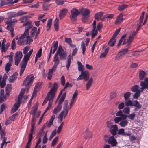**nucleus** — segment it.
I'll use <instances>...</instances> for the list:
<instances>
[{"label": "nucleus", "instance_id": "30", "mask_svg": "<svg viewBox=\"0 0 148 148\" xmlns=\"http://www.w3.org/2000/svg\"><path fill=\"white\" fill-rule=\"evenodd\" d=\"M84 137L85 138H90L92 136V132H89L88 129H87L84 133Z\"/></svg>", "mask_w": 148, "mask_h": 148}, {"label": "nucleus", "instance_id": "13", "mask_svg": "<svg viewBox=\"0 0 148 148\" xmlns=\"http://www.w3.org/2000/svg\"><path fill=\"white\" fill-rule=\"evenodd\" d=\"M56 93L53 92L50 90L48 92L46 97L49 101H52L53 100L55 95Z\"/></svg>", "mask_w": 148, "mask_h": 148}, {"label": "nucleus", "instance_id": "38", "mask_svg": "<svg viewBox=\"0 0 148 148\" xmlns=\"http://www.w3.org/2000/svg\"><path fill=\"white\" fill-rule=\"evenodd\" d=\"M103 12H101L96 13L95 16V19L97 21H99L103 15Z\"/></svg>", "mask_w": 148, "mask_h": 148}, {"label": "nucleus", "instance_id": "45", "mask_svg": "<svg viewBox=\"0 0 148 148\" xmlns=\"http://www.w3.org/2000/svg\"><path fill=\"white\" fill-rule=\"evenodd\" d=\"M12 85L11 84H8L6 88V92L7 95H8L12 89Z\"/></svg>", "mask_w": 148, "mask_h": 148}, {"label": "nucleus", "instance_id": "20", "mask_svg": "<svg viewBox=\"0 0 148 148\" xmlns=\"http://www.w3.org/2000/svg\"><path fill=\"white\" fill-rule=\"evenodd\" d=\"M147 74L143 71H140L139 72V78L141 80H143L146 78H145L147 76ZM145 82V81H144Z\"/></svg>", "mask_w": 148, "mask_h": 148}, {"label": "nucleus", "instance_id": "42", "mask_svg": "<svg viewBox=\"0 0 148 148\" xmlns=\"http://www.w3.org/2000/svg\"><path fill=\"white\" fill-rule=\"evenodd\" d=\"M77 64L78 66V69L79 71L82 72L84 70V66L79 61H77Z\"/></svg>", "mask_w": 148, "mask_h": 148}, {"label": "nucleus", "instance_id": "5", "mask_svg": "<svg viewBox=\"0 0 148 148\" xmlns=\"http://www.w3.org/2000/svg\"><path fill=\"white\" fill-rule=\"evenodd\" d=\"M71 15L70 18L72 21H76L77 20V17L79 14L78 10L76 8H73L71 10Z\"/></svg>", "mask_w": 148, "mask_h": 148}, {"label": "nucleus", "instance_id": "57", "mask_svg": "<svg viewBox=\"0 0 148 148\" xmlns=\"http://www.w3.org/2000/svg\"><path fill=\"white\" fill-rule=\"evenodd\" d=\"M37 110V106H35L32 108V111L30 112L31 114H32L33 115H35L36 112Z\"/></svg>", "mask_w": 148, "mask_h": 148}, {"label": "nucleus", "instance_id": "36", "mask_svg": "<svg viewBox=\"0 0 148 148\" xmlns=\"http://www.w3.org/2000/svg\"><path fill=\"white\" fill-rule=\"evenodd\" d=\"M81 12L82 14V16H89L90 13V11L88 9H83Z\"/></svg>", "mask_w": 148, "mask_h": 148}, {"label": "nucleus", "instance_id": "8", "mask_svg": "<svg viewBox=\"0 0 148 148\" xmlns=\"http://www.w3.org/2000/svg\"><path fill=\"white\" fill-rule=\"evenodd\" d=\"M137 32L135 31L133 32L130 34L129 37L127 38L126 40H124V42L123 43V45L127 44L129 45H130L132 42L134 37L137 34Z\"/></svg>", "mask_w": 148, "mask_h": 148}, {"label": "nucleus", "instance_id": "41", "mask_svg": "<svg viewBox=\"0 0 148 148\" xmlns=\"http://www.w3.org/2000/svg\"><path fill=\"white\" fill-rule=\"evenodd\" d=\"M116 40L115 39V38H113L112 37V38L109 41L108 44L111 47L113 46L116 42Z\"/></svg>", "mask_w": 148, "mask_h": 148}, {"label": "nucleus", "instance_id": "28", "mask_svg": "<svg viewBox=\"0 0 148 148\" xmlns=\"http://www.w3.org/2000/svg\"><path fill=\"white\" fill-rule=\"evenodd\" d=\"M41 85V83L40 82L38 83L35 86L33 92V96L34 94H36V92L38 91L39 90H40V86Z\"/></svg>", "mask_w": 148, "mask_h": 148}, {"label": "nucleus", "instance_id": "27", "mask_svg": "<svg viewBox=\"0 0 148 148\" xmlns=\"http://www.w3.org/2000/svg\"><path fill=\"white\" fill-rule=\"evenodd\" d=\"M118 134H121L123 136H130L131 135L130 133H126L124 132V129L123 128L119 129L118 132Z\"/></svg>", "mask_w": 148, "mask_h": 148}, {"label": "nucleus", "instance_id": "54", "mask_svg": "<svg viewBox=\"0 0 148 148\" xmlns=\"http://www.w3.org/2000/svg\"><path fill=\"white\" fill-rule=\"evenodd\" d=\"M10 3L7 0H0V4L1 6H2L4 5Z\"/></svg>", "mask_w": 148, "mask_h": 148}, {"label": "nucleus", "instance_id": "63", "mask_svg": "<svg viewBox=\"0 0 148 148\" xmlns=\"http://www.w3.org/2000/svg\"><path fill=\"white\" fill-rule=\"evenodd\" d=\"M56 3L58 5H62L66 1V0H56Z\"/></svg>", "mask_w": 148, "mask_h": 148}, {"label": "nucleus", "instance_id": "33", "mask_svg": "<svg viewBox=\"0 0 148 148\" xmlns=\"http://www.w3.org/2000/svg\"><path fill=\"white\" fill-rule=\"evenodd\" d=\"M62 107L61 105L58 104L57 107L54 109L53 111V113L54 114H57L61 110Z\"/></svg>", "mask_w": 148, "mask_h": 148}, {"label": "nucleus", "instance_id": "58", "mask_svg": "<svg viewBox=\"0 0 148 148\" xmlns=\"http://www.w3.org/2000/svg\"><path fill=\"white\" fill-rule=\"evenodd\" d=\"M12 64L11 63H10L8 62L6 64V66H5V69L6 73H7L10 70V66L12 65Z\"/></svg>", "mask_w": 148, "mask_h": 148}, {"label": "nucleus", "instance_id": "46", "mask_svg": "<svg viewBox=\"0 0 148 148\" xmlns=\"http://www.w3.org/2000/svg\"><path fill=\"white\" fill-rule=\"evenodd\" d=\"M71 63V55H69L68 57L66 65V67L68 70H69V68L70 65Z\"/></svg>", "mask_w": 148, "mask_h": 148}, {"label": "nucleus", "instance_id": "43", "mask_svg": "<svg viewBox=\"0 0 148 148\" xmlns=\"http://www.w3.org/2000/svg\"><path fill=\"white\" fill-rule=\"evenodd\" d=\"M59 20L58 18H56L54 21V26L55 30L56 31L58 30L59 27Z\"/></svg>", "mask_w": 148, "mask_h": 148}, {"label": "nucleus", "instance_id": "61", "mask_svg": "<svg viewBox=\"0 0 148 148\" xmlns=\"http://www.w3.org/2000/svg\"><path fill=\"white\" fill-rule=\"evenodd\" d=\"M124 119H122V118H121L120 117H116L114 119V121H115V123H118L120 121L121 122L122 120Z\"/></svg>", "mask_w": 148, "mask_h": 148}, {"label": "nucleus", "instance_id": "51", "mask_svg": "<svg viewBox=\"0 0 148 148\" xmlns=\"http://www.w3.org/2000/svg\"><path fill=\"white\" fill-rule=\"evenodd\" d=\"M126 34H125L121 37L117 45L118 47L119 46L122 41H123L124 40H125V38L126 37Z\"/></svg>", "mask_w": 148, "mask_h": 148}, {"label": "nucleus", "instance_id": "55", "mask_svg": "<svg viewBox=\"0 0 148 148\" xmlns=\"http://www.w3.org/2000/svg\"><path fill=\"white\" fill-rule=\"evenodd\" d=\"M66 93H64L62 96L61 98L59 100V103L58 104H60L61 105V104L62 103V102L64 101V99L66 97Z\"/></svg>", "mask_w": 148, "mask_h": 148}, {"label": "nucleus", "instance_id": "19", "mask_svg": "<svg viewBox=\"0 0 148 148\" xmlns=\"http://www.w3.org/2000/svg\"><path fill=\"white\" fill-rule=\"evenodd\" d=\"M68 12V10L67 9L64 8L61 10L59 14V16L60 19L63 18L66 15Z\"/></svg>", "mask_w": 148, "mask_h": 148}, {"label": "nucleus", "instance_id": "37", "mask_svg": "<svg viewBox=\"0 0 148 148\" xmlns=\"http://www.w3.org/2000/svg\"><path fill=\"white\" fill-rule=\"evenodd\" d=\"M7 29L8 30L10 31L12 36V37H14V32L12 26L10 25H8L7 27Z\"/></svg>", "mask_w": 148, "mask_h": 148}, {"label": "nucleus", "instance_id": "1", "mask_svg": "<svg viewBox=\"0 0 148 148\" xmlns=\"http://www.w3.org/2000/svg\"><path fill=\"white\" fill-rule=\"evenodd\" d=\"M34 15L32 14L29 16H24L20 19L21 23H23V26H27L25 29L24 33L20 37L17 42L18 45H22L25 44H30L32 42V40L30 38L29 35V29L32 27L31 21L28 20V18H30L32 16Z\"/></svg>", "mask_w": 148, "mask_h": 148}, {"label": "nucleus", "instance_id": "29", "mask_svg": "<svg viewBox=\"0 0 148 148\" xmlns=\"http://www.w3.org/2000/svg\"><path fill=\"white\" fill-rule=\"evenodd\" d=\"M63 108V110L62 111H64L65 112L68 114L69 110V107L68 106V101L67 100L65 101L64 103Z\"/></svg>", "mask_w": 148, "mask_h": 148}, {"label": "nucleus", "instance_id": "31", "mask_svg": "<svg viewBox=\"0 0 148 148\" xmlns=\"http://www.w3.org/2000/svg\"><path fill=\"white\" fill-rule=\"evenodd\" d=\"M56 70V69L54 70L53 68L49 69L47 73V78L48 79L50 80L51 79L53 72L55 71Z\"/></svg>", "mask_w": 148, "mask_h": 148}, {"label": "nucleus", "instance_id": "23", "mask_svg": "<svg viewBox=\"0 0 148 148\" xmlns=\"http://www.w3.org/2000/svg\"><path fill=\"white\" fill-rule=\"evenodd\" d=\"M10 45L9 43H8L5 45H1V51L2 52H5L7 51L8 48Z\"/></svg>", "mask_w": 148, "mask_h": 148}, {"label": "nucleus", "instance_id": "48", "mask_svg": "<svg viewBox=\"0 0 148 148\" xmlns=\"http://www.w3.org/2000/svg\"><path fill=\"white\" fill-rule=\"evenodd\" d=\"M64 124V122H62L60 125L58 127L57 130L56 131L57 133L58 134H59L61 132L63 128V125Z\"/></svg>", "mask_w": 148, "mask_h": 148}, {"label": "nucleus", "instance_id": "64", "mask_svg": "<svg viewBox=\"0 0 148 148\" xmlns=\"http://www.w3.org/2000/svg\"><path fill=\"white\" fill-rule=\"evenodd\" d=\"M123 112L125 114H129L130 112V108L129 107H126L123 110Z\"/></svg>", "mask_w": 148, "mask_h": 148}, {"label": "nucleus", "instance_id": "26", "mask_svg": "<svg viewBox=\"0 0 148 148\" xmlns=\"http://www.w3.org/2000/svg\"><path fill=\"white\" fill-rule=\"evenodd\" d=\"M26 92V90H25V89H22L21 91V92L19 95L18 98V100L17 102L21 103V99L22 98L23 96L24 95Z\"/></svg>", "mask_w": 148, "mask_h": 148}, {"label": "nucleus", "instance_id": "60", "mask_svg": "<svg viewBox=\"0 0 148 148\" xmlns=\"http://www.w3.org/2000/svg\"><path fill=\"white\" fill-rule=\"evenodd\" d=\"M7 108V106L6 104H2L1 107L0 108V114L5 109Z\"/></svg>", "mask_w": 148, "mask_h": 148}, {"label": "nucleus", "instance_id": "6", "mask_svg": "<svg viewBox=\"0 0 148 148\" xmlns=\"http://www.w3.org/2000/svg\"><path fill=\"white\" fill-rule=\"evenodd\" d=\"M56 54H57V56H58V55L59 56L60 59H65L67 56L61 46H59L58 49Z\"/></svg>", "mask_w": 148, "mask_h": 148}, {"label": "nucleus", "instance_id": "9", "mask_svg": "<svg viewBox=\"0 0 148 148\" xmlns=\"http://www.w3.org/2000/svg\"><path fill=\"white\" fill-rule=\"evenodd\" d=\"M22 56L23 55L21 51H17L16 53L14 56L15 65H18L21 61Z\"/></svg>", "mask_w": 148, "mask_h": 148}, {"label": "nucleus", "instance_id": "11", "mask_svg": "<svg viewBox=\"0 0 148 148\" xmlns=\"http://www.w3.org/2000/svg\"><path fill=\"white\" fill-rule=\"evenodd\" d=\"M67 113L65 112L64 111H61L59 114L58 116V123H62L63 119L66 116Z\"/></svg>", "mask_w": 148, "mask_h": 148}, {"label": "nucleus", "instance_id": "25", "mask_svg": "<svg viewBox=\"0 0 148 148\" xmlns=\"http://www.w3.org/2000/svg\"><path fill=\"white\" fill-rule=\"evenodd\" d=\"M116 116L120 117L123 119H126L127 117V116L123 114L121 110H119L116 114Z\"/></svg>", "mask_w": 148, "mask_h": 148}, {"label": "nucleus", "instance_id": "59", "mask_svg": "<svg viewBox=\"0 0 148 148\" xmlns=\"http://www.w3.org/2000/svg\"><path fill=\"white\" fill-rule=\"evenodd\" d=\"M81 47L82 49V53H83V55H84L86 49V47L85 46V44L84 42H82Z\"/></svg>", "mask_w": 148, "mask_h": 148}, {"label": "nucleus", "instance_id": "40", "mask_svg": "<svg viewBox=\"0 0 148 148\" xmlns=\"http://www.w3.org/2000/svg\"><path fill=\"white\" fill-rule=\"evenodd\" d=\"M37 28L36 27H34L32 29L31 31V32L30 33V36H29V37L30 38H31L32 40H33L32 38V37H33L35 35V33L37 31Z\"/></svg>", "mask_w": 148, "mask_h": 148}, {"label": "nucleus", "instance_id": "17", "mask_svg": "<svg viewBox=\"0 0 148 148\" xmlns=\"http://www.w3.org/2000/svg\"><path fill=\"white\" fill-rule=\"evenodd\" d=\"M96 21L95 20H94L93 21V29H92V38H93L95 37V36L98 33L97 30V29H96Z\"/></svg>", "mask_w": 148, "mask_h": 148}, {"label": "nucleus", "instance_id": "7", "mask_svg": "<svg viewBox=\"0 0 148 148\" xmlns=\"http://www.w3.org/2000/svg\"><path fill=\"white\" fill-rule=\"evenodd\" d=\"M29 59L25 57H24L23 60L21 61V63L20 64V65H21L20 72V75H21L22 73L24 72Z\"/></svg>", "mask_w": 148, "mask_h": 148}, {"label": "nucleus", "instance_id": "15", "mask_svg": "<svg viewBox=\"0 0 148 148\" xmlns=\"http://www.w3.org/2000/svg\"><path fill=\"white\" fill-rule=\"evenodd\" d=\"M108 142V143L111 144L112 146H116L117 144L116 139L114 138V137L113 136L110 137Z\"/></svg>", "mask_w": 148, "mask_h": 148}, {"label": "nucleus", "instance_id": "12", "mask_svg": "<svg viewBox=\"0 0 148 148\" xmlns=\"http://www.w3.org/2000/svg\"><path fill=\"white\" fill-rule=\"evenodd\" d=\"M128 51V49L127 48L119 52L115 56V59L116 60H119L122 56L125 54Z\"/></svg>", "mask_w": 148, "mask_h": 148}, {"label": "nucleus", "instance_id": "32", "mask_svg": "<svg viewBox=\"0 0 148 148\" xmlns=\"http://www.w3.org/2000/svg\"><path fill=\"white\" fill-rule=\"evenodd\" d=\"M20 103L16 102L14 105L13 107L12 108L11 112L13 113L14 112L18 109L20 104Z\"/></svg>", "mask_w": 148, "mask_h": 148}, {"label": "nucleus", "instance_id": "56", "mask_svg": "<svg viewBox=\"0 0 148 148\" xmlns=\"http://www.w3.org/2000/svg\"><path fill=\"white\" fill-rule=\"evenodd\" d=\"M16 47V45L15 38H14L11 44V48L12 50L15 49Z\"/></svg>", "mask_w": 148, "mask_h": 148}, {"label": "nucleus", "instance_id": "22", "mask_svg": "<svg viewBox=\"0 0 148 148\" xmlns=\"http://www.w3.org/2000/svg\"><path fill=\"white\" fill-rule=\"evenodd\" d=\"M93 82V78L90 77L88 80L86 84V89L88 90L91 86Z\"/></svg>", "mask_w": 148, "mask_h": 148}, {"label": "nucleus", "instance_id": "35", "mask_svg": "<svg viewBox=\"0 0 148 148\" xmlns=\"http://www.w3.org/2000/svg\"><path fill=\"white\" fill-rule=\"evenodd\" d=\"M17 74V73H16L9 77L8 80L10 82H13L16 79V76Z\"/></svg>", "mask_w": 148, "mask_h": 148}, {"label": "nucleus", "instance_id": "47", "mask_svg": "<svg viewBox=\"0 0 148 148\" xmlns=\"http://www.w3.org/2000/svg\"><path fill=\"white\" fill-rule=\"evenodd\" d=\"M58 47V42L56 41L55 42H53V46L51 47H52V48H53V54L56 50H57V48Z\"/></svg>", "mask_w": 148, "mask_h": 148}, {"label": "nucleus", "instance_id": "49", "mask_svg": "<svg viewBox=\"0 0 148 148\" xmlns=\"http://www.w3.org/2000/svg\"><path fill=\"white\" fill-rule=\"evenodd\" d=\"M8 78V76L6 74H4L3 80H2V86H5L6 85L5 81L6 79Z\"/></svg>", "mask_w": 148, "mask_h": 148}, {"label": "nucleus", "instance_id": "16", "mask_svg": "<svg viewBox=\"0 0 148 148\" xmlns=\"http://www.w3.org/2000/svg\"><path fill=\"white\" fill-rule=\"evenodd\" d=\"M53 61L55 63L53 68L54 70L56 69L59 63V60L58 56H57V54H55Z\"/></svg>", "mask_w": 148, "mask_h": 148}, {"label": "nucleus", "instance_id": "52", "mask_svg": "<svg viewBox=\"0 0 148 148\" xmlns=\"http://www.w3.org/2000/svg\"><path fill=\"white\" fill-rule=\"evenodd\" d=\"M131 93L130 92H126L124 94L123 96L125 101L127 100L130 97Z\"/></svg>", "mask_w": 148, "mask_h": 148}, {"label": "nucleus", "instance_id": "53", "mask_svg": "<svg viewBox=\"0 0 148 148\" xmlns=\"http://www.w3.org/2000/svg\"><path fill=\"white\" fill-rule=\"evenodd\" d=\"M8 16L10 17V18L14 17L17 16V14L16 13L14 12H10L8 13L7 14Z\"/></svg>", "mask_w": 148, "mask_h": 148}, {"label": "nucleus", "instance_id": "50", "mask_svg": "<svg viewBox=\"0 0 148 148\" xmlns=\"http://www.w3.org/2000/svg\"><path fill=\"white\" fill-rule=\"evenodd\" d=\"M52 19H50L48 20L47 26V31H49L52 25Z\"/></svg>", "mask_w": 148, "mask_h": 148}, {"label": "nucleus", "instance_id": "10", "mask_svg": "<svg viewBox=\"0 0 148 148\" xmlns=\"http://www.w3.org/2000/svg\"><path fill=\"white\" fill-rule=\"evenodd\" d=\"M78 94V91L76 90L73 95L72 99L70 104L69 109H71L76 101V98H77Z\"/></svg>", "mask_w": 148, "mask_h": 148}, {"label": "nucleus", "instance_id": "4", "mask_svg": "<svg viewBox=\"0 0 148 148\" xmlns=\"http://www.w3.org/2000/svg\"><path fill=\"white\" fill-rule=\"evenodd\" d=\"M90 73L87 70L81 72V74L77 79V81H79L82 79H84L85 81L88 79L89 77Z\"/></svg>", "mask_w": 148, "mask_h": 148}, {"label": "nucleus", "instance_id": "39", "mask_svg": "<svg viewBox=\"0 0 148 148\" xmlns=\"http://www.w3.org/2000/svg\"><path fill=\"white\" fill-rule=\"evenodd\" d=\"M58 87V84L56 83H54L52 87L50 90L56 93Z\"/></svg>", "mask_w": 148, "mask_h": 148}, {"label": "nucleus", "instance_id": "44", "mask_svg": "<svg viewBox=\"0 0 148 148\" xmlns=\"http://www.w3.org/2000/svg\"><path fill=\"white\" fill-rule=\"evenodd\" d=\"M139 86L138 85H135L131 88L132 91L133 92H137L138 90H140V89L139 90Z\"/></svg>", "mask_w": 148, "mask_h": 148}, {"label": "nucleus", "instance_id": "21", "mask_svg": "<svg viewBox=\"0 0 148 148\" xmlns=\"http://www.w3.org/2000/svg\"><path fill=\"white\" fill-rule=\"evenodd\" d=\"M118 130V128L117 125H112L111 126V129L110 130V131L112 134L114 135L116 134V132Z\"/></svg>", "mask_w": 148, "mask_h": 148}, {"label": "nucleus", "instance_id": "2", "mask_svg": "<svg viewBox=\"0 0 148 148\" xmlns=\"http://www.w3.org/2000/svg\"><path fill=\"white\" fill-rule=\"evenodd\" d=\"M140 85L141 86L140 90H138L133 95L134 98L137 99L140 96V93L142 92L145 89H148V77H147L145 79V82L141 81Z\"/></svg>", "mask_w": 148, "mask_h": 148}, {"label": "nucleus", "instance_id": "24", "mask_svg": "<svg viewBox=\"0 0 148 148\" xmlns=\"http://www.w3.org/2000/svg\"><path fill=\"white\" fill-rule=\"evenodd\" d=\"M17 21V20L16 19H12L11 18H8V19L7 21L6 22L7 24L8 25H11L14 24L15 23H16Z\"/></svg>", "mask_w": 148, "mask_h": 148}, {"label": "nucleus", "instance_id": "3", "mask_svg": "<svg viewBox=\"0 0 148 148\" xmlns=\"http://www.w3.org/2000/svg\"><path fill=\"white\" fill-rule=\"evenodd\" d=\"M34 77L32 75H30L28 76L25 79L23 85L25 86V90L27 92L29 88V84L32 83L34 79Z\"/></svg>", "mask_w": 148, "mask_h": 148}, {"label": "nucleus", "instance_id": "14", "mask_svg": "<svg viewBox=\"0 0 148 148\" xmlns=\"http://www.w3.org/2000/svg\"><path fill=\"white\" fill-rule=\"evenodd\" d=\"M55 118V116L54 115H53L49 122H47L43 125V127L45 128L47 126L48 127H50L53 124V121Z\"/></svg>", "mask_w": 148, "mask_h": 148}, {"label": "nucleus", "instance_id": "34", "mask_svg": "<svg viewBox=\"0 0 148 148\" xmlns=\"http://www.w3.org/2000/svg\"><path fill=\"white\" fill-rule=\"evenodd\" d=\"M128 123L127 120L125 119L122 120L119 123V125L122 127H124L127 126Z\"/></svg>", "mask_w": 148, "mask_h": 148}, {"label": "nucleus", "instance_id": "18", "mask_svg": "<svg viewBox=\"0 0 148 148\" xmlns=\"http://www.w3.org/2000/svg\"><path fill=\"white\" fill-rule=\"evenodd\" d=\"M123 20V15L122 13H121L117 17L115 21V24L116 25L119 24L122 22Z\"/></svg>", "mask_w": 148, "mask_h": 148}, {"label": "nucleus", "instance_id": "62", "mask_svg": "<svg viewBox=\"0 0 148 148\" xmlns=\"http://www.w3.org/2000/svg\"><path fill=\"white\" fill-rule=\"evenodd\" d=\"M135 114L134 113H132L129 115L127 116V117H128L129 119L132 120L135 118Z\"/></svg>", "mask_w": 148, "mask_h": 148}]
</instances>
